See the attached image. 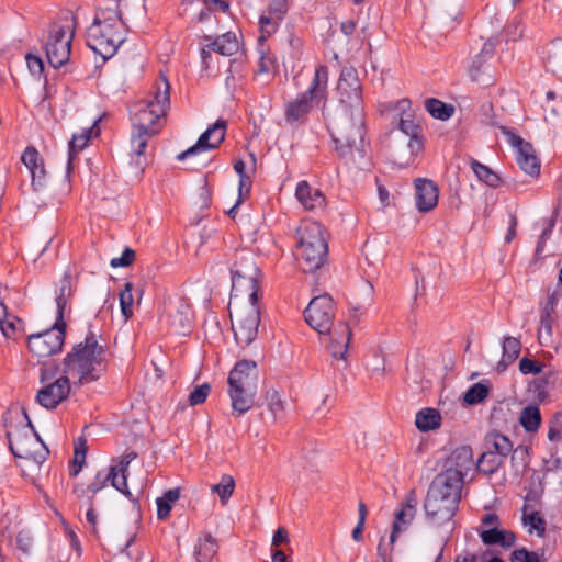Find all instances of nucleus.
Segmentation results:
<instances>
[{"instance_id":"obj_1","label":"nucleus","mask_w":562,"mask_h":562,"mask_svg":"<svg viewBox=\"0 0 562 562\" xmlns=\"http://www.w3.org/2000/svg\"><path fill=\"white\" fill-rule=\"evenodd\" d=\"M328 131L339 158L360 167L366 158L364 110H338L329 121Z\"/></svg>"},{"instance_id":"obj_2","label":"nucleus","mask_w":562,"mask_h":562,"mask_svg":"<svg viewBox=\"0 0 562 562\" xmlns=\"http://www.w3.org/2000/svg\"><path fill=\"white\" fill-rule=\"evenodd\" d=\"M105 348L90 330L83 342L76 345L64 359V373L75 383L86 384L97 381L106 369Z\"/></svg>"},{"instance_id":"obj_3","label":"nucleus","mask_w":562,"mask_h":562,"mask_svg":"<svg viewBox=\"0 0 562 562\" xmlns=\"http://www.w3.org/2000/svg\"><path fill=\"white\" fill-rule=\"evenodd\" d=\"M125 41L120 10H103L87 30V45L103 60L111 58Z\"/></svg>"},{"instance_id":"obj_4","label":"nucleus","mask_w":562,"mask_h":562,"mask_svg":"<svg viewBox=\"0 0 562 562\" xmlns=\"http://www.w3.org/2000/svg\"><path fill=\"white\" fill-rule=\"evenodd\" d=\"M169 108L170 83L167 77L161 75L148 98L139 100L132 106V126L135 128L155 130V132L159 133L162 128V119L166 116Z\"/></svg>"},{"instance_id":"obj_5","label":"nucleus","mask_w":562,"mask_h":562,"mask_svg":"<svg viewBox=\"0 0 562 562\" xmlns=\"http://www.w3.org/2000/svg\"><path fill=\"white\" fill-rule=\"evenodd\" d=\"M327 83L328 69L321 65L316 67L314 78L307 90L285 103L284 120L289 126L297 128L305 124L314 105L325 108L327 103Z\"/></svg>"},{"instance_id":"obj_6","label":"nucleus","mask_w":562,"mask_h":562,"mask_svg":"<svg viewBox=\"0 0 562 562\" xmlns=\"http://www.w3.org/2000/svg\"><path fill=\"white\" fill-rule=\"evenodd\" d=\"M297 259L304 273L318 270L327 260L328 244L324 227L312 221H303L296 229Z\"/></svg>"},{"instance_id":"obj_7","label":"nucleus","mask_w":562,"mask_h":562,"mask_svg":"<svg viewBox=\"0 0 562 562\" xmlns=\"http://www.w3.org/2000/svg\"><path fill=\"white\" fill-rule=\"evenodd\" d=\"M75 29L76 18L70 13L49 24L45 52L52 67L60 68L69 60Z\"/></svg>"},{"instance_id":"obj_8","label":"nucleus","mask_w":562,"mask_h":562,"mask_svg":"<svg viewBox=\"0 0 562 562\" xmlns=\"http://www.w3.org/2000/svg\"><path fill=\"white\" fill-rule=\"evenodd\" d=\"M27 424L22 427L10 426L7 430L9 448L15 458L29 459L41 465L49 453L46 447L41 451H33L32 447L41 441L40 436L35 432L31 420L24 413Z\"/></svg>"},{"instance_id":"obj_9","label":"nucleus","mask_w":562,"mask_h":562,"mask_svg":"<svg viewBox=\"0 0 562 562\" xmlns=\"http://www.w3.org/2000/svg\"><path fill=\"white\" fill-rule=\"evenodd\" d=\"M232 296L246 295L251 302H258L259 268L251 256H243L231 268Z\"/></svg>"},{"instance_id":"obj_10","label":"nucleus","mask_w":562,"mask_h":562,"mask_svg":"<svg viewBox=\"0 0 562 562\" xmlns=\"http://www.w3.org/2000/svg\"><path fill=\"white\" fill-rule=\"evenodd\" d=\"M232 329L239 346H249L258 335L260 324V308L258 302L249 301L245 307L238 308L233 314L229 311Z\"/></svg>"},{"instance_id":"obj_11","label":"nucleus","mask_w":562,"mask_h":562,"mask_svg":"<svg viewBox=\"0 0 562 562\" xmlns=\"http://www.w3.org/2000/svg\"><path fill=\"white\" fill-rule=\"evenodd\" d=\"M338 110H364L362 87L358 72L352 67H344L337 83Z\"/></svg>"},{"instance_id":"obj_12","label":"nucleus","mask_w":562,"mask_h":562,"mask_svg":"<svg viewBox=\"0 0 562 562\" xmlns=\"http://www.w3.org/2000/svg\"><path fill=\"white\" fill-rule=\"evenodd\" d=\"M66 326L54 323L52 328L27 337L29 350L38 358H46L59 352L65 344Z\"/></svg>"},{"instance_id":"obj_13","label":"nucleus","mask_w":562,"mask_h":562,"mask_svg":"<svg viewBox=\"0 0 562 562\" xmlns=\"http://www.w3.org/2000/svg\"><path fill=\"white\" fill-rule=\"evenodd\" d=\"M306 323L319 334L329 333L335 318V304L328 294L313 297L304 311Z\"/></svg>"},{"instance_id":"obj_14","label":"nucleus","mask_w":562,"mask_h":562,"mask_svg":"<svg viewBox=\"0 0 562 562\" xmlns=\"http://www.w3.org/2000/svg\"><path fill=\"white\" fill-rule=\"evenodd\" d=\"M450 495L445 496L437 492L428 490L424 501V509L427 519L435 525H442L450 521L459 507Z\"/></svg>"},{"instance_id":"obj_15","label":"nucleus","mask_w":562,"mask_h":562,"mask_svg":"<svg viewBox=\"0 0 562 562\" xmlns=\"http://www.w3.org/2000/svg\"><path fill=\"white\" fill-rule=\"evenodd\" d=\"M496 45L497 40L490 38L483 44L480 53L473 56L468 68V74L472 81L483 85H492L494 82L490 60L495 54Z\"/></svg>"},{"instance_id":"obj_16","label":"nucleus","mask_w":562,"mask_h":562,"mask_svg":"<svg viewBox=\"0 0 562 562\" xmlns=\"http://www.w3.org/2000/svg\"><path fill=\"white\" fill-rule=\"evenodd\" d=\"M226 127L227 122L223 119H218L212 126L200 135L198 142L193 146L178 154L177 159L184 160L188 157L217 148L225 138Z\"/></svg>"},{"instance_id":"obj_17","label":"nucleus","mask_w":562,"mask_h":562,"mask_svg":"<svg viewBox=\"0 0 562 562\" xmlns=\"http://www.w3.org/2000/svg\"><path fill=\"white\" fill-rule=\"evenodd\" d=\"M205 45L201 48V61L205 69L210 68L211 53H217L223 56H232L239 49L237 36L233 32H226L214 40L210 35L201 37Z\"/></svg>"},{"instance_id":"obj_18","label":"nucleus","mask_w":562,"mask_h":562,"mask_svg":"<svg viewBox=\"0 0 562 562\" xmlns=\"http://www.w3.org/2000/svg\"><path fill=\"white\" fill-rule=\"evenodd\" d=\"M166 312L169 326L173 333L186 335L193 321V312L190 304L182 297L169 300Z\"/></svg>"},{"instance_id":"obj_19","label":"nucleus","mask_w":562,"mask_h":562,"mask_svg":"<svg viewBox=\"0 0 562 562\" xmlns=\"http://www.w3.org/2000/svg\"><path fill=\"white\" fill-rule=\"evenodd\" d=\"M463 483L464 479L461 472L446 469L435 476L428 490L443 494L445 496L450 495L456 502L460 503Z\"/></svg>"},{"instance_id":"obj_20","label":"nucleus","mask_w":562,"mask_h":562,"mask_svg":"<svg viewBox=\"0 0 562 562\" xmlns=\"http://www.w3.org/2000/svg\"><path fill=\"white\" fill-rule=\"evenodd\" d=\"M289 11L288 0H270L268 8L259 18L261 35L259 42L277 32L281 21Z\"/></svg>"},{"instance_id":"obj_21","label":"nucleus","mask_w":562,"mask_h":562,"mask_svg":"<svg viewBox=\"0 0 562 562\" xmlns=\"http://www.w3.org/2000/svg\"><path fill=\"white\" fill-rule=\"evenodd\" d=\"M70 393V381L68 376H60L37 391L36 401L47 409L56 408L65 401Z\"/></svg>"},{"instance_id":"obj_22","label":"nucleus","mask_w":562,"mask_h":562,"mask_svg":"<svg viewBox=\"0 0 562 562\" xmlns=\"http://www.w3.org/2000/svg\"><path fill=\"white\" fill-rule=\"evenodd\" d=\"M228 387L244 386L258 389L257 363L252 360H240L228 374Z\"/></svg>"},{"instance_id":"obj_23","label":"nucleus","mask_w":562,"mask_h":562,"mask_svg":"<svg viewBox=\"0 0 562 562\" xmlns=\"http://www.w3.org/2000/svg\"><path fill=\"white\" fill-rule=\"evenodd\" d=\"M111 482V485L120 492L119 487V477H116V470L115 468H109L108 472L99 471L97 472L93 482L88 484L87 486H83L81 484H76L74 486V494L78 498H87L88 497H94V495L100 492L102 488H104L108 483Z\"/></svg>"},{"instance_id":"obj_24","label":"nucleus","mask_w":562,"mask_h":562,"mask_svg":"<svg viewBox=\"0 0 562 562\" xmlns=\"http://www.w3.org/2000/svg\"><path fill=\"white\" fill-rule=\"evenodd\" d=\"M398 130L409 137L407 146L411 156L416 157L424 148L423 127L418 122H415L411 113H403L398 124Z\"/></svg>"},{"instance_id":"obj_25","label":"nucleus","mask_w":562,"mask_h":562,"mask_svg":"<svg viewBox=\"0 0 562 562\" xmlns=\"http://www.w3.org/2000/svg\"><path fill=\"white\" fill-rule=\"evenodd\" d=\"M21 160L32 176L34 190H40L46 184V170L44 160L34 146H27L21 156Z\"/></svg>"},{"instance_id":"obj_26","label":"nucleus","mask_w":562,"mask_h":562,"mask_svg":"<svg viewBox=\"0 0 562 562\" xmlns=\"http://www.w3.org/2000/svg\"><path fill=\"white\" fill-rule=\"evenodd\" d=\"M414 184L417 210L423 213L429 212L438 203V187L432 180L424 178L415 179Z\"/></svg>"},{"instance_id":"obj_27","label":"nucleus","mask_w":562,"mask_h":562,"mask_svg":"<svg viewBox=\"0 0 562 562\" xmlns=\"http://www.w3.org/2000/svg\"><path fill=\"white\" fill-rule=\"evenodd\" d=\"M330 335V341L328 345V350L331 357L336 359H346V355L348 352L349 344L351 340V329L347 323H339L337 327L331 331L327 333Z\"/></svg>"},{"instance_id":"obj_28","label":"nucleus","mask_w":562,"mask_h":562,"mask_svg":"<svg viewBox=\"0 0 562 562\" xmlns=\"http://www.w3.org/2000/svg\"><path fill=\"white\" fill-rule=\"evenodd\" d=\"M416 495L414 491H411L405 498V503L402 505V508L395 513V519L393 522L392 532L390 536V542L394 543L397 537V533L406 528L413 520L416 514Z\"/></svg>"},{"instance_id":"obj_29","label":"nucleus","mask_w":562,"mask_h":562,"mask_svg":"<svg viewBox=\"0 0 562 562\" xmlns=\"http://www.w3.org/2000/svg\"><path fill=\"white\" fill-rule=\"evenodd\" d=\"M257 391L258 389L256 387H228L233 413L240 416L250 411L255 404Z\"/></svg>"},{"instance_id":"obj_30","label":"nucleus","mask_w":562,"mask_h":562,"mask_svg":"<svg viewBox=\"0 0 562 562\" xmlns=\"http://www.w3.org/2000/svg\"><path fill=\"white\" fill-rule=\"evenodd\" d=\"M71 296H72V277L69 272H65L63 278L60 279V281L57 284L56 297H55L56 307H57L55 322H57L58 326H61V327L66 326V322H65L64 317H65L68 301L70 300Z\"/></svg>"},{"instance_id":"obj_31","label":"nucleus","mask_w":562,"mask_h":562,"mask_svg":"<svg viewBox=\"0 0 562 562\" xmlns=\"http://www.w3.org/2000/svg\"><path fill=\"white\" fill-rule=\"evenodd\" d=\"M295 196L307 211L322 209L325 205V196L322 191L312 188L305 180L297 183Z\"/></svg>"},{"instance_id":"obj_32","label":"nucleus","mask_w":562,"mask_h":562,"mask_svg":"<svg viewBox=\"0 0 562 562\" xmlns=\"http://www.w3.org/2000/svg\"><path fill=\"white\" fill-rule=\"evenodd\" d=\"M448 464L447 469L458 470L464 477L468 470L473 465L472 448L468 445L456 448L448 459Z\"/></svg>"},{"instance_id":"obj_33","label":"nucleus","mask_w":562,"mask_h":562,"mask_svg":"<svg viewBox=\"0 0 562 562\" xmlns=\"http://www.w3.org/2000/svg\"><path fill=\"white\" fill-rule=\"evenodd\" d=\"M516 161L526 173L532 177L540 173V161L530 143L518 149L516 153Z\"/></svg>"},{"instance_id":"obj_34","label":"nucleus","mask_w":562,"mask_h":562,"mask_svg":"<svg viewBox=\"0 0 562 562\" xmlns=\"http://www.w3.org/2000/svg\"><path fill=\"white\" fill-rule=\"evenodd\" d=\"M484 445L486 451H492V453L506 458L513 451V443L508 437L495 430L486 434Z\"/></svg>"},{"instance_id":"obj_35","label":"nucleus","mask_w":562,"mask_h":562,"mask_svg":"<svg viewBox=\"0 0 562 562\" xmlns=\"http://www.w3.org/2000/svg\"><path fill=\"white\" fill-rule=\"evenodd\" d=\"M481 539L484 544H499L503 548H510L514 546L516 541L515 533L508 530H501L497 528H491L487 530H483L481 533Z\"/></svg>"},{"instance_id":"obj_36","label":"nucleus","mask_w":562,"mask_h":562,"mask_svg":"<svg viewBox=\"0 0 562 562\" xmlns=\"http://www.w3.org/2000/svg\"><path fill=\"white\" fill-rule=\"evenodd\" d=\"M100 119L95 120L92 126L82 130L79 134H74L72 138L69 142V151H68V169L71 166L72 160L89 143L94 128H98V123Z\"/></svg>"},{"instance_id":"obj_37","label":"nucleus","mask_w":562,"mask_h":562,"mask_svg":"<svg viewBox=\"0 0 562 562\" xmlns=\"http://www.w3.org/2000/svg\"><path fill=\"white\" fill-rule=\"evenodd\" d=\"M415 425L420 431H430L440 427L441 415L438 409L426 407L416 414Z\"/></svg>"},{"instance_id":"obj_38","label":"nucleus","mask_w":562,"mask_h":562,"mask_svg":"<svg viewBox=\"0 0 562 562\" xmlns=\"http://www.w3.org/2000/svg\"><path fill=\"white\" fill-rule=\"evenodd\" d=\"M218 549L217 541L210 533H205L195 546V558L198 562H211Z\"/></svg>"},{"instance_id":"obj_39","label":"nucleus","mask_w":562,"mask_h":562,"mask_svg":"<svg viewBox=\"0 0 562 562\" xmlns=\"http://www.w3.org/2000/svg\"><path fill=\"white\" fill-rule=\"evenodd\" d=\"M137 458V453L134 451L125 453L116 465H111L110 468H115L116 477H119V487L120 492L124 495H131L127 487V472L131 462Z\"/></svg>"},{"instance_id":"obj_40","label":"nucleus","mask_w":562,"mask_h":562,"mask_svg":"<svg viewBox=\"0 0 562 562\" xmlns=\"http://www.w3.org/2000/svg\"><path fill=\"white\" fill-rule=\"evenodd\" d=\"M505 458L485 450L476 462V469L485 475H492L498 471Z\"/></svg>"},{"instance_id":"obj_41","label":"nucleus","mask_w":562,"mask_h":562,"mask_svg":"<svg viewBox=\"0 0 562 562\" xmlns=\"http://www.w3.org/2000/svg\"><path fill=\"white\" fill-rule=\"evenodd\" d=\"M425 108L428 113L437 120L447 121L454 114V106L445 103L436 98H429L425 101Z\"/></svg>"},{"instance_id":"obj_42","label":"nucleus","mask_w":562,"mask_h":562,"mask_svg":"<svg viewBox=\"0 0 562 562\" xmlns=\"http://www.w3.org/2000/svg\"><path fill=\"white\" fill-rule=\"evenodd\" d=\"M155 130L135 128L133 127L131 134V148L132 153L136 156H142L145 153L148 140L157 135Z\"/></svg>"},{"instance_id":"obj_43","label":"nucleus","mask_w":562,"mask_h":562,"mask_svg":"<svg viewBox=\"0 0 562 562\" xmlns=\"http://www.w3.org/2000/svg\"><path fill=\"white\" fill-rule=\"evenodd\" d=\"M72 465L69 470L70 476H77L86 464V456L88 451L87 439L78 437L74 443Z\"/></svg>"},{"instance_id":"obj_44","label":"nucleus","mask_w":562,"mask_h":562,"mask_svg":"<svg viewBox=\"0 0 562 562\" xmlns=\"http://www.w3.org/2000/svg\"><path fill=\"white\" fill-rule=\"evenodd\" d=\"M519 422L526 431H537L541 424V414L539 407L536 405H528L527 407L522 408Z\"/></svg>"},{"instance_id":"obj_45","label":"nucleus","mask_w":562,"mask_h":562,"mask_svg":"<svg viewBox=\"0 0 562 562\" xmlns=\"http://www.w3.org/2000/svg\"><path fill=\"white\" fill-rule=\"evenodd\" d=\"M471 168L477 179L484 182L486 186L491 188H497L501 184L499 176L495 173L490 167L472 159Z\"/></svg>"},{"instance_id":"obj_46","label":"nucleus","mask_w":562,"mask_h":562,"mask_svg":"<svg viewBox=\"0 0 562 562\" xmlns=\"http://www.w3.org/2000/svg\"><path fill=\"white\" fill-rule=\"evenodd\" d=\"M265 398L273 419H281L284 416L285 401L281 397L280 393L276 389H269L266 391Z\"/></svg>"},{"instance_id":"obj_47","label":"nucleus","mask_w":562,"mask_h":562,"mask_svg":"<svg viewBox=\"0 0 562 562\" xmlns=\"http://www.w3.org/2000/svg\"><path fill=\"white\" fill-rule=\"evenodd\" d=\"M235 490V480L232 475L223 474L220 483L212 485L211 491L216 493L222 502L225 505L231 496L233 495Z\"/></svg>"},{"instance_id":"obj_48","label":"nucleus","mask_w":562,"mask_h":562,"mask_svg":"<svg viewBox=\"0 0 562 562\" xmlns=\"http://www.w3.org/2000/svg\"><path fill=\"white\" fill-rule=\"evenodd\" d=\"M544 64L549 70L555 72L562 68V42L552 43L547 50Z\"/></svg>"},{"instance_id":"obj_49","label":"nucleus","mask_w":562,"mask_h":562,"mask_svg":"<svg viewBox=\"0 0 562 562\" xmlns=\"http://www.w3.org/2000/svg\"><path fill=\"white\" fill-rule=\"evenodd\" d=\"M120 306L123 316L125 319H128L133 316V284L132 282H126L124 284V289L120 292Z\"/></svg>"},{"instance_id":"obj_50","label":"nucleus","mask_w":562,"mask_h":562,"mask_svg":"<svg viewBox=\"0 0 562 562\" xmlns=\"http://www.w3.org/2000/svg\"><path fill=\"white\" fill-rule=\"evenodd\" d=\"M488 387L479 382L473 384L464 394V402L469 405L482 403L488 396Z\"/></svg>"},{"instance_id":"obj_51","label":"nucleus","mask_w":562,"mask_h":562,"mask_svg":"<svg viewBox=\"0 0 562 562\" xmlns=\"http://www.w3.org/2000/svg\"><path fill=\"white\" fill-rule=\"evenodd\" d=\"M522 519L524 524L529 526V532L535 530L539 537H543L546 535L547 522L538 512L524 515Z\"/></svg>"},{"instance_id":"obj_52","label":"nucleus","mask_w":562,"mask_h":562,"mask_svg":"<svg viewBox=\"0 0 562 562\" xmlns=\"http://www.w3.org/2000/svg\"><path fill=\"white\" fill-rule=\"evenodd\" d=\"M521 344L520 340L516 337L507 336L503 341V356L508 359V361H515L520 353Z\"/></svg>"},{"instance_id":"obj_53","label":"nucleus","mask_w":562,"mask_h":562,"mask_svg":"<svg viewBox=\"0 0 562 562\" xmlns=\"http://www.w3.org/2000/svg\"><path fill=\"white\" fill-rule=\"evenodd\" d=\"M211 391V386L207 383H203L198 385L190 392L188 401L191 406H196L205 402L209 393Z\"/></svg>"},{"instance_id":"obj_54","label":"nucleus","mask_w":562,"mask_h":562,"mask_svg":"<svg viewBox=\"0 0 562 562\" xmlns=\"http://www.w3.org/2000/svg\"><path fill=\"white\" fill-rule=\"evenodd\" d=\"M554 321L555 316L540 315V327L538 330V339L540 344H543V339L548 340L551 338Z\"/></svg>"},{"instance_id":"obj_55","label":"nucleus","mask_w":562,"mask_h":562,"mask_svg":"<svg viewBox=\"0 0 562 562\" xmlns=\"http://www.w3.org/2000/svg\"><path fill=\"white\" fill-rule=\"evenodd\" d=\"M20 319L14 315H9L1 324L0 330L5 338H13L18 331Z\"/></svg>"},{"instance_id":"obj_56","label":"nucleus","mask_w":562,"mask_h":562,"mask_svg":"<svg viewBox=\"0 0 562 562\" xmlns=\"http://www.w3.org/2000/svg\"><path fill=\"white\" fill-rule=\"evenodd\" d=\"M548 438L550 441L562 439V414H555L550 420Z\"/></svg>"},{"instance_id":"obj_57","label":"nucleus","mask_w":562,"mask_h":562,"mask_svg":"<svg viewBox=\"0 0 562 562\" xmlns=\"http://www.w3.org/2000/svg\"><path fill=\"white\" fill-rule=\"evenodd\" d=\"M250 183L251 182H250V178L249 177H241V178H239V186H238L239 196H238L235 205L228 211V215L229 216H232V217L234 216V213L236 212V209L244 201V195L249 194V192H250Z\"/></svg>"},{"instance_id":"obj_58","label":"nucleus","mask_w":562,"mask_h":562,"mask_svg":"<svg viewBox=\"0 0 562 562\" xmlns=\"http://www.w3.org/2000/svg\"><path fill=\"white\" fill-rule=\"evenodd\" d=\"M135 259V251L132 248L126 247L120 257L112 258L110 261L111 267H127L132 265Z\"/></svg>"},{"instance_id":"obj_59","label":"nucleus","mask_w":562,"mask_h":562,"mask_svg":"<svg viewBox=\"0 0 562 562\" xmlns=\"http://www.w3.org/2000/svg\"><path fill=\"white\" fill-rule=\"evenodd\" d=\"M372 285L369 284V292H368V297L367 300L363 302V303H356L355 305H352L351 307V314H350V317L353 319V321H359L360 319V316H362L366 311L368 310V307L371 305V302H372Z\"/></svg>"},{"instance_id":"obj_60","label":"nucleus","mask_w":562,"mask_h":562,"mask_svg":"<svg viewBox=\"0 0 562 562\" xmlns=\"http://www.w3.org/2000/svg\"><path fill=\"white\" fill-rule=\"evenodd\" d=\"M519 370L522 374H538L542 370V364L525 357L519 361Z\"/></svg>"},{"instance_id":"obj_61","label":"nucleus","mask_w":562,"mask_h":562,"mask_svg":"<svg viewBox=\"0 0 562 562\" xmlns=\"http://www.w3.org/2000/svg\"><path fill=\"white\" fill-rule=\"evenodd\" d=\"M277 63L271 56L261 52L258 63V74H270L276 71Z\"/></svg>"},{"instance_id":"obj_62","label":"nucleus","mask_w":562,"mask_h":562,"mask_svg":"<svg viewBox=\"0 0 562 562\" xmlns=\"http://www.w3.org/2000/svg\"><path fill=\"white\" fill-rule=\"evenodd\" d=\"M538 553L528 551L525 548L514 550L510 554V562H531L532 559H538Z\"/></svg>"},{"instance_id":"obj_63","label":"nucleus","mask_w":562,"mask_h":562,"mask_svg":"<svg viewBox=\"0 0 562 562\" xmlns=\"http://www.w3.org/2000/svg\"><path fill=\"white\" fill-rule=\"evenodd\" d=\"M503 134L506 136L507 142L516 149V153L519 148H522L524 145L529 144L528 142H525L519 135L515 134L513 131L501 127Z\"/></svg>"},{"instance_id":"obj_64","label":"nucleus","mask_w":562,"mask_h":562,"mask_svg":"<svg viewBox=\"0 0 562 562\" xmlns=\"http://www.w3.org/2000/svg\"><path fill=\"white\" fill-rule=\"evenodd\" d=\"M26 61H27L29 69L33 74H41L43 71L44 63L41 57L29 54L26 56Z\"/></svg>"}]
</instances>
